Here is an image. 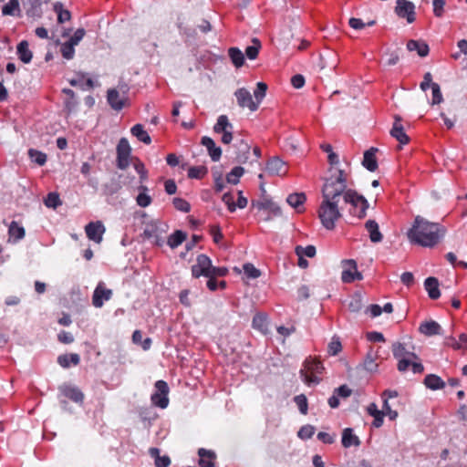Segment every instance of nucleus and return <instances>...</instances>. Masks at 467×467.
<instances>
[{
    "mask_svg": "<svg viewBox=\"0 0 467 467\" xmlns=\"http://www.w3.org/2000/svg\"><path fill=\"white\" fill-rule=\"evenodd\" d=\"M322 201L318 208V218L327 230H333L336 223L342 217L339 201L343 199L349 204V213L363 219L368 209V200L355 190L348 187V174L340 169L331 168L322 186Z\"/></svg>",
    "mask_w": 467,
    "mask_h": 467,
    "instance_id": "1",
    "label": "nucleus"
},
{
    "mask_svg": "<svg viewBox=\"0 0 467 467\" xmlns=\"http://www.w3.org/2000/svg\"><path fill=\"white\" fill-rule=\"evenodd\" d=\"M446 229L441 224L417 215L407 232V237L413 244L432 248L444 237Z\"/></svg>",
    "mask_w": 467,
    "mask_h": 467,
    "instance_id": "2",
    "label": "nucleus"
},
{
    "mask_svg": "<svg viewBox=\"0 0 467 467\" xmlns=\"http://www.w3.org/2000/svg\"><path fill=\"white\" fill-rule=\"evenodd\" d=\"M168 225L161 221H151L145 225L143 236L151 244L161 246L164 244Z\"/></svg>",
    "mask_w": 467,
    "mask_h": 467,
    "instance_id": "3",
    "label": "nucleus"
},
{
    "mask_svg": "<svg viewBox=\"0 0 467 467\" xmlns=\"http://www.w3.org/2000/svg\"><path fill=\"white\" fill-rule=\"evenodd\" d=\"M324 367L320 361L306 359L300 369L301 379L308 386L317 385L320 382L319 375L323 373Z\"/></svg>",
    "mask_w": 467,
    "mask_h": 467,
    "instance_id": "4",
    "label": "nucleus"
},
{
    "mask_svg": "<svg viewBox=\"0 0 467 467\" xmlns=\"http://www.w3.org/2000/svg\"><path fill=\"white\" fill-rule=\"evenodd\" d=\"M169 386L164 380L155 382V392L151 394V403L161 409H166L169 405Z\"/></svg>",
    "mask_w": 467,
    "mask_h": 467,
    "instance_id": "5",
    "label": "nucleus"
},
{
    "mask_svg": "<svg viewBox=\"0 0 467 467\" xmlns=\"http://www.w3.org/2000/svg\"><path fill=\"white\" fill-rule=\"evenodd\" d=\"M234 126L229 121L226 115H220L213 126V131L218 134H223L221 140L223 144H230L233 140Z\"/></svg>",
    "mask_w": 467,
    "mask_h": 467,
    "instance_id": "6",
    "label": "nucleus"
},
{
    "mask_svg": "<svg viewBox=\"0 0 467 467\" xmlns=\"http://www.w3.org/2000/svg\"><path fill=\"white\" fill-rule=\"evenodd\" d=\"M253 206L263 212V219L265 221H269L273 217L281 215L280 207L267 198H263L260 201L253 202Z\"/></svg>",
    "mask_w": 467,
    "mask_h": 467,
    "instance_id": "7",
    "label": "nucleus"
},
{
    "mask_svg": "<svg viewBox=\"0 0 467 467\" xmlns=\"http://www.w3.org/2000/svg\"><path fill=\"white\" fill-rule=\"evenodd\" d=\"M131 148L126 138H121L117 145V167L125 170L130 166Z\"/></svg>",
    "mask_w": 467,
    "mask_h": 467,
    "instance_id": "8",
    "label": "nucleus"
},
{
    "mask_svg": "<svg viewBox=\"0 0 467 467\" xmlns=\"http://www.w3.org/2000/svg\"><path fill=\"white\" fill-rule=\"evenodd\" d=\"M395 13L400 18H405L409 24L416 19L415 5L408 0H397Z\"/></svg>",
    "mask_w": 467,
    "mask_h": 467,
    "instance_id": "9",
    "label": "nucleus"
},
{
    "mask_svg": "<svg viewBox=\"0 0 467 467\" xmlns=\"http://www.w3.org/2000/svg\"><path fill=\"white\" fill-rule=\"evenodd\" d=\"M212 261L206 254H199L196 263L192 266V275L199 278L201 275L210 276Z\"/></svg>",
    "mask_w": 467,
    "mask_h": 467,
    "instance_id": "10",
    "label": "nucleus"
},
{
    "mask_svg": "<svg viewBox=\"0 0 467 467\" xmlns=\"http://www.w3.org/2000/svg\"><path fill=\"white\" fill-rule=\"evenodd\" d=\"M342 266L341 280L344 283H351L355 280L362 279V275L358 271L357 263L354 260H343Z\"/></svg>",
    "mask_w": 467,
    "mask_h": 467,
    "instance_id": "11",
    "label": "nucleus"
},
{
    "mask_svg": "<svg viewBox=\"0 0 467 467\" xmlns=\"http://www.w3.org/2000/svg\"><path fill=\"white\" fill-rule=\"evenodd\" d=\"M234 97L240 108H247L250 111H255L258 109L257 102L254 101L252 94L245 88L236 89Z\"/></svg>",
    "mask_w": 467,
    "mask_h": 467,
    "instance_id": "12",
    "label": "nucleus"
},
{
    "mask_svg": "<svg viewBox=\"0 0 467 467\" xmlns=\"http://www.w3.org/2000/svg\"><path fill=\"white\" fill-rule=\"evenodd\" d=\"M85 232L89 240L99 244L102 241L105 227L100 221L91 222L86 225Z\"/></svg>",
    "mask_w": 467,
    "mask_h": 467,
    "instance_id": "13",
    "label": "nucleus"
},
{
    "mask_svg": "<svg viewBox=\"0 0 467 467\" xmlns=\"http://www.w3.org/2000/svg\"><path fill=\"white\" fill-rule=\"evenodd\" d=\"M265 170L271 176H284L287 172L285 162L278 157L270 159L266 163Z\"/></svg>",
    "mask_w": 467,
    "mask_h": 467,
    "instance_id": "14",
    "label": "nucleus"
},
{
    "mask_svg": "<svg viewBox=\"0 0 467 467\" xmlns=\"http://www.w3.org/2000/svg\"><path fill=\"white\" fill-rule=\"evenodd\" d=\"M112 291L104 286L103 283H99L94 290L92 296V304L96 307H101L105 301L110 299Z\"/></svg>",
    "mask_w": 467,
    "mask_h": 467,
    "instance_id": "15",
    "label": "nucleus"
},
{
    "mask_svg": "<svg viewBox=\"0 0 467 467\" xmlns=\"http://www.w3.org/2000/svg\"><path fill=\"white\" fill-rule=\"evenodd\" d=\"M107 100L113 109L120 110L125 106L126 97L121 96L117 89L112 88L108 90Z\"/></svg>",
    "mask_w": 467,
    "mask_h": 467,
    "instance_id": "16",
    "label": "nucleus"
},
{
    "mask_svg": "<svg viewBox=\"0 0 467 467\" xmlns=\"http://www.w3.org/2000/svg\"><path fill=\"white\" fill-rule=\"evenodd\" d=\"M202 144L207 149L208 154L212 161H218L222 156V150L216 146L214 140L210 137H202Z\"/></svg>",
    "mask_w": 467,
    "mask_h": 467,
    "instance_id": "17",
    "label": "nucleus"
},
{
    "mask_svg": "<svg viewBox=\"0 0 467 467\" xmlns=\"http://www.w3.org/2000/svg\"><path fill=\"white\" fill-rule=\"evenodd\" d=\"M23 6L28 16L34 18L41 16V0H23Z\"/></svg>",
    "mask_w": 467,
    "mask_h": 467,
    "instance_id": "18",
    "label": "nucleus"
},
{
    "mask_svg": "<svg viewBox=\"0 0 467 467\" xmlns=\"http://www.w3.org/2000/svg\"><path fill=\"white\" fill-rule=\"evenodd\" d=\"M445 345L455 349V350H467V334H461L459 336V339H456L454 337H446Z\"/></svg>",
    "mask_w": 467,
    "mask_h": 467,
    "instance_id": "19",
    "label": "nucleus"
},
{
    "mask_svg": "<svg viewBox=\"0 0 467 467\" xmlns=\"http://www.w3.org/2000/svg\"><path fill=\"white\" fill-rule=\"evenodd\" d=\"M390 135L395 138L401 145H405L409 142L410 139L405 133L404 128L400 123V119H396L393 123V127L390 130Z\"/></svg>",
    "mask_w": 467,
    "mask_h": 467,
    "instance_id": "20",
    "label": "nucleus"
},
{
    "mask_svg": "<svg viewBox=\"0 0 467 467\" xmlns=\"http://www.w3.org/2000/svg\"><path fill=\"white\" fill-rule=\"evenodd\" d=\"M60 392L76 403H81L84 400V394L77 387L65 385L60 388Z\"/></svg>",
    "mask_w": 467,
    "mask_h": 467,
    "instance_id": "21",
    "label": "nucleus"
},
{
    "mask_svg": "<svg viewBox=\"0 0 467 467\" xmlns=\"http://www.w3.org/2000/svg\"><path fill=\"white\" fill-rule=\"evenodd\" d=\"M419 331L428 337L441 335V327L436 321H426L420 324Z\"/></svg>",
    "mask_w": 467,
    "mask_h": 467,
    "instance_id": "22",
    "label": "nucleus"
},
{
    "mask_svg": "<svg viewBox=\"0 0 467 467\" xmlns=\"http://www.w3.org/2000/svg\"><path fill=\"white\" fill-rule=\"evenodd\" d=\"M365 228L369 234V239L372 243H379L383 239V235L379 231L378 223L375 220H368L365 223Z\"/></svg>",
    "mask_w": 467,
    "mask_h": 467,
    "instance_id": "23",
    "label": "nucleus"
},
{
    "mask_svg": "<svg viewBox=\"0 0 467 467\" xmlns=\"http://www.w3.org/2000/svg\"><path fill=\"white\" fill-rule=\"evenodd\" d=\"M25 228L16 221L11 222L8 227L9 242L17 243L25 237Z\"/></svg>",
    "mask_w": 467,
    "mask_h": 467,
    "instance_id": "24",
    "label": "nucleus"
},
{
    "mask_svg": "<svg viewBox=\"0 0 467 467\" xmlns=\"http://www.w3.org/2000/svg\"><path fill=\"white\" fill-rule=\"evenodd\" d=\"M198 455L200 457L199 465L201 467H214L216 455L213 451L201 448L198 451Z\"/></svg>",
    "mask_w": 467,
    "mask_h": 467,
    "instance_id": "25",
    "label": "nucleus"
},
{
    "mask_svg": "<svg viewBox=\"0 0 467 467\" xmlns=\"http://www.w3.org/2000/svg\"><path fill=\"white\" fill-rule=\"evenodd\" d=\"M424 287L428 292V296L431 299H438L441 296V292L439 289V282L435 277H428L424 281Z\"/></svg>",
    "mask_w": 467,
    "mask_h": 467,
    "instance_id": "26",
    "label": "nucleus"
},
{
    "mask_svg": "<svg viewBox=\"0 0 467 467\" xmlns=\"http://www.w3.org/2000/svg\"><path fill=\"white\" fill-rule=\"evenodd\" d=\"M16 54L18 56V58L25 64L29 63L33 57V53L29 49L28 42L26 40L21 41L17 45Z\"/></svg>",
    "mask_w": 467,
    "mask_h": 467,
    "instance_id": "27",
    "label": "nucleus"
},
{
    "mask_svg": "<svg viewBox=\"0 0 467 467\" xmlns=\"http://www.w3.org/2000/svg\"><path fill=\"white\" fill-rule=\"evenodd\" d=\"M407 48L409 51H416L421 57H426L430 51L429 46L425 42L413 39L408 41Z\"/></svg>",
    "mask_w": 467,
    "mask_h": 467,
    "instance_id": "28",
    "label": "nucleus"
},
{
    "mask_svg": "<svg viewBox=\"0 0 467 467\" xmlns=\"http://www.w3.org/2000/svg\"><path fill=\"white\" fill-rule=\"evenodd\" d=\"M376 151L377 149L371 148L364 153L362 164L369 171H375L378 168V162L375 156Z\"/></svg>",
    "mask_w": 467,
    "mask_h": 467,
    "instance_id": "29",
    "label": "nucleus"
},
{
    "mask_svg": "<svg viewBox=\"0 0 467 467\" xmlns=\"http://www.w3.org/2000/svg\"><path fill=\"white\" fill-rule=\"evenodd\" d=\"M341 441L345 448L359 446L360 444L358 437L353 433V430L350 428H347L343 431Z\"/></svg>",
    "mask_w": 467,
    "mask_h": 467,
    "instance_id": "30",
    "label": "nucleus"
},
{
    "mask_svg": "<svg viewBox=\"0 0 467 467\" xmlns=\"http://www.w3.org/2000/svg\"><path fill=\"white\" fill-rule=\"evenodd\" d=\"M425 386L432 390L441 389L445 387V382L441 377L435 374H429L424 379Z\"/></svg>",
    "mask_w": 467,
    "mask_h": 467,
    "instance_id": "31",
    "label": "nucleus"
},
{
    "mask_svg": "<svg viewBox=\"0 0 467 467\" xmlns=\"http://www.w3.org/2000/svg\"><path fill=\"white\" fill-rule=\"evenodd\" d=\"M80 362V358L78 354L73 353V354H64L60 355L57 358V363L62 368H68L71 364L74 366L78 365Z\"/></svg>",
    "mask_w": 467,
    "mask_h": 467,
    "instance_id": "32",
    "label": "nucleus"
},
{
    "mask_svg": "<svg viewBox=\"0 0 467 467\" xmlns=\"http://www.w3.org/2000/svg\"><path fill=\"white\" fill-rule=\"evenodd\" d=\"M131 134L136 137L140 141L145 144H150L151 139L149 133L144 130L141 124L134 125L130 130Z\"/></svg>",
    "mask_w": 467,
    "mask_h": 467,
    "instance_id": "33",
    "label": "nucleus"
},
{
    "mask_svg": "<svg viewBox=\"0 0 467 467\" xmlns=\"http://www.w3.org/2000/svg\"><path fill=\"white\" fill-rule=\"evenodd\" d=\"M392 353L395 358H418L417 355L413 352L407 351L405 346L400 342L392 345Z\"/></svg>",
    "mask_w": 467,
    "mask_h": 467,
    "instance_id": "34",
    "label": "nucleus"
},
{
    "mask_svg": "<svg viewBox=\"0 0 467 467\" xmlns=\"http://www.w3.org/2000/svg\"><path fill=\"white\" fill-rule=\"evenodd\" d=\"M150 455L155 460L156 467H169L171 464V459L169 456H160V450L158 448H150Z\"/></svg>",
    "mask_w": 467,
    "mask_h": 467,
    "instance_id": "35",
    "label": "nucleus"
},
{
    "mask_svg": "<svg viewBox=\"0 0 467 467\" xmlns=\"http://www.w3.org/2000/svg\"><path fill=\"white\" fill-rule=\"evenodd\" d=\"M228 55L233 64L238 68L244 64V55L238 47H230Z\"/></svg>",
    "mask_w": 467,
    "mask_h": 467,
    "instance_id": "36",
    "label": "nucleus"
},
{
    "mask_svg": "<svg viewBox=\"0 0 467 467\" xmlns=\"http://www.w3.org/2000/svg\"><path fill=\"white\" fill-rule=\"evenodd\" d=\"M306 198V195L304 193H292V194H289L287 196V199H286V202L287 203L296 209L298 212H300V208L303 206V204L305 203Z\"/></svg>",
    "mask_w": 467,
    "mask_h": 467,
    "instance_id": "37",
    "label": "nucleus"
},
{
    "mask_svg": "<svg viewBox=\"0 0 467 467\" xmlns=\"http://www.w3.org/2000/svg\"><path fill=\"white\" fill-rule=\"evenodd\" d=\"M244 169L241 166H235L230 172L226 174V182L235 185L240 182V178L244 175Z\"/></svg>",
    "mask_w": 467,
    "mask_h": 467,
    "instance_id": "38",
    "label": "nucleus"
},
{
    "mask_svg": "<svg viewBox=\"0 0 467 467\" xmlns=\"http://www.w3.org/2000/svg\"><path fill=\"white\" fill-rule=\"evenodd\" d=\"M186 239V234L181 230L175 231L168 238V244L171 248H176Z\"/></svg>",
    "mask_w": 467,
    "mask_h": 467,
    "instance_id": "39",
    "label": "nucleus"
},
{
    "mask_svg": "<svg viewBox=\"0 0 467 467\" xmlns=\"http://www.w3.org/2000/svg\"><path fill=\"white\" fill-rule=\"evenodd\" d=\"M252 325L254 328L265 333L267 329V317L261 313L254 315Z\"/></svg>",
    "mask_w": 467,
    "mask_h": 467,
    "instance_id": "40",
    "label": "nucleus"
},
{
    "mask_svg": "<svg viewBox=\"0 0 467 467\" xmlns=\"http://www.w3.org/2000/svg\"><path fill=\"white\" fill-rule=\"evenodd\" d=\"M377 353L373 352L372 349H370L365 359H364V368L366 370L369 371V372H373L375 370H377L378 368V364L376 363V358H377Z\"/></svg>",
    "mask_w": 467,
    "mask_h": 467,
    "instance_id": "41",
    "label": "nucleus"
},
{
    "mask_svg": "<svg viewBox=\"0 0 467 467\" xmlns=\"http://www.w3.org/2000/svg\"><path fill=\"white\" fill-rule=\"evenodd\" d=\"M261 49V42L257 38H253L252 45L245 48L247 58L254 60L257 57Z\"/></svg>",
    "mask_w": 467,
    "mask_h": 467,
    "instance_id": "42",
    "label": "nucleus"
},
{
    "mask_svg": "<svg viewBox=\"0 0 467 467\" xmlns=\"http://www.w3.org/2000/svg\"><path fill=\"white\" fill-rule=\"evenodd\" d=\"M54 10L57 13V22L59 24H63L66 21H68L71 17L70 12L63 9L61 3H56L54 5Z\"/></svg>",
    "mask_w": 467,
    "mask_h": 467,
    "instance_id": "43",
    "label": "nucleus"
},
{
    "mask_svg": "<svg viewBox=\"0 0 467 467\" xmlns=\"http://www.w3.org/2000/svg\"><path fill=\"white\" fill-rule=\"evenodd\" d=\"M267 85L265 82H258L256 85V88L254 91V101L257 102V106L259 107L260 103L264 99L266 95Z\"/></svg>",
    "mask_w": 467,
    "mask_h": 467,
    "instance_id": "44",
    "label": "nucleus"
},
{
    "mask_svg": "<svg viewBox=\"0 0 467 467\" xmlns=\"http://www.w3.org/2000/svg\"><path fill=\"white\" fill-rule=\"evenodd\" d=\"M75 45L70 43L68 40L63 43L60 47V52L65 59L70 60L75 55Z\"/></svg>",
    "mask_w": 467,
    "mask_h": 467,
    "instance_id": "45",
    "label": "nucleus"
},
{
    "mask_svg": "<svg viewBox=\"0 0 467 467\" xmlns=\"http://www.w3.org/2000/svg\"><path fill=\"white\" fill-rule=\"evenodd\" d=\"M140 189L143 191L140 192L136 198L137 204L142 208L148 207L151 203V197L146 193L148 188L141 186Z\"/></svg>",
    "mask_w": 467,
    "mask_h": 467,
    "instance_id": "46",
    "label": "nucleus"
},
{
    "mask_svg": "<svg viewBox=\"0 0 467 467\" xmlns=\"http://www.w3.org/2000/svg\"><path fill=\"white\" fill-rule=\"evenodd\" d=\"M28 155L33 162H36V164L42 166L47 161V155L43 153L42 151L30 149L28 150Z\"/></svg>",
    "mask_w": 467,
    "mask_h": 467,
    "instance_id": "47",
    "label": "nucleus"
},
{
    "mask_svg": "<svg viewBox=\"0 0 467 467\" xmlns=\"http://www.w3.org/2000/svg\"><path fill=\"white\" fill-rule=\"evenodd\" d=\"M16 11H19L18 0H9L2 8V13L5 16H15Z\"/></svg>",
    "mask_w": 467,
    "mask_h": 467,
    "instance_id": "48",
    "label": "nucleus"
},
{
    "mask_svg": "<svg viewBox=\"0 0 467 467\" xmlns=\"http://www.w3.org/2000/svg\"><path fill=\"white\" fill-rule=\"evenodd\" d=\"M431 94H432V99L431 101V105H438L442 102L443 98H442L440 85L438 83L431 84Z\"/></svg>",
    "mask_w": 467,
    "mask_h": 467,
    "instance_id": "49",
    "label": "nucleus"
},
{
    "mask_svg": "<svg viewBox=\"0 0 467 467\" xmlns=\"http://www.w3.org/2000/svg\"><path fill=\"white\" fill-rule=\"evenodd\" d=\"M207 173L203 166H193L188 170V177L191 179H202Z\"/></svg>",
    "mask_w": 467,
    "mask_h": 467,
    "instance_id": "50",
    "label": "nucleus"
},
{
    "mask_svg": "<svg viewBox=\"0 0 467 467\" xmlns=\"http://www.w3.org/2000/svg\"><path fill=\"white\" fill-rule=\"evenodd\" d=\"M296 254L298 256L314 257L316 255V247L313 245H307L306 247L298 245L296 247Z\"/></svg>",
    "mask_w": 467,
    "mask_h": 467,
    "instance_id": "51",
    "label": "nucleus"
},
{
    "mask_svg": "<svg viewBox=\"0 0 467 467\" xmlns=\"http://www.w3.org/2000/svg\"><path fill=\"white\" fill-rule=\"evenodd\" d=\"M61 204L59 196L56 192H49L45 199V205L48 208H57Z\"/></svg>",
    "mask_w": 467,
    "mask_h": 467,
    "instance_id": "52",
    "label": "nucleus"
},
{
    "mask_svg": "<svg viewBox=\"0 0 467 467\" xmlns=\"http://www.w3.org/2000/svg\"><path fill=\"white\" fill-rule=\"evenodd\" d=\"M172 203H173L175 209L178 211H181L183 213H189L191 210L190 203L182 198H179V197L174 198L172 200Z\"/></svg>",
    "mask_w": 467,
    "mask_h": 467,
    "instance_id": "53",
    "label": "nucleus"
},
{
    "mask_svg": "<svg viewBox=\"0 0 467 467\" xmlns=\"http://www.w3.org/2000/svg\"><path fill=\"white\" fill-rule=\"evenodd\" d=\"M294 400L298 407L299 411L306 415L308 409L306 397L304 394L297 395L295 397Z\"/></svg>",
    "mask_w": 467,
    "mask_h": 467,
    "instance_id": "54",
    "label": "nucleus"
},
{
    "mask_svg": "<svg viewBox=\"0 0 467 467\" xmlns=\"http://www.w3.org/2000/svg\"><path fill=\"white\" fill-rule=\"evenodd\" d=\"M315 433V428L311 425H305L298 431V437L302 440L310 439Z\"/></svg>",
    "mask_w": 467,
    "mask_h": 467,
    "instance_id": "55",
    "label": "nucleus"
},
{
    "mask_svg": "<svg viewBox=\"0 0 467 467\" xmlns=\"http://www.w3.org/2000/svg\"><path fill=\"white\" fill-rule=\"evenodd\" d=\"M342 349L341 342L338 337H334L328 345V353L332 356L337 355Z\"/></svg>",
    "mask_w": 467,
    "mask_h": 467,
    "instance_id": "56",
    "label": "nucleus"
},
{
    "mask_svg": "<svg viewBox=\"0 0 467 467\" xmlns=\"http://www.w3.org/2000/svg\"><path fill=\"white\" fill-rule=\"evenodd\" d=\"M134 169L137 171V173L140 175V182H144L148 178V171L145 168V165L138 161L136 163H134Z\"/></svg>",
    "mask_w": 467,
    "mask_h": 467,
    "instance_id": "57",
    "label": "nucleus"
},
{
    "mask_svg": "<svg viewBox=\"0 0 467 467\" xmlns=\"http://www.w3.org/2000/svg\"><path fill=\"white\" fill-rule=\"evenodd\" d=\"M433 14L437 17H441L444 13V0H433Z\"/></svg>",
    "mask_w": 467,
    "mask_h": 467,
    "instance_id": "58",
    "label": "nucleus"
},
{
    "mask_svg": "<svg viewBox=\"0 0 467 467\" xmlns=\"http://www.w3.org/2000/svg\"><path fill=\"white\" fill-rule=\"evenodd\" d=\"M244 272L250 278H257L260 276V271L252 264H245L244 265Z\"/></svg>",
    "mask_w": 467,
    "mask_h": 467,
    "instance_id": "59",
    "label": "nucleus"
},
{
    "mask_svg": "<svg viewBox=\"0 0 467 467\" xmlns=\"http://www.w3.org/2000/svg\"><path fill=\"white\" fill-rule=\"evenodd\" d=\"M214 190L221 192L224 189L223 174L221 172H213Z\"/></svg>",
    "mask_w": 467,
    "mask_h": 467,
    "instance_id": "60",
    "label": "nucleus"
},
{
    "mask_svg": "<svg viewBox=\"0 0 467 467\" xmlns=\"http://www.w3.org/2000/svg\"><path fill=\"white\" fill-rule=\"evenodd\" d=\"M86 31L83 28H78L75 31L74 35L68 39L70 43H72L75 46H78L79 42L83 39L85 36Z\"/></svg>",
    "mask_w": 467,
    "mask_h": 467,
    "instance_id": "61",
    "label": "nucleus"
},
{
    "mask_svg": "<svg viewBox=\"0 0 467 467\" xmlns=\"http://www.w3.org/2000/svg\"><path fill=\"white\" fill-rule=\"evenodd\" d=\"M223 202L227 205L228 210L231 213H234L236 210V205L234 201V196L231 193H229V192L224 193L223 196Z\"/></svg>",
    "mask_w": 467,
    "mask_h": 467,
    "instance_id": "62",
    "label": "nucleus"
},
{
    "mask_svg": "<svg viewBox=\"0 0 467 467\" xmlns=\"http://www.w3.org/2000/svg\"><path fill=\"white\" fill-rule=\"evenodd\" d=\"M210 232L215 244H219L223 240V234L218 225L212 226Z\"/></svg>",
    "mask_w": 467,
    "mask_h": 467,
    "instance_id": "63",
    "label": "nucleus"
},
{
    "mask_svg": "<svg viewBox=\"0 0 467 467\" xmlns=\"http://www.w3.org/2000/svg\"><path fill=\"white\" fill-rule=\"evenodd\" d=\"M348 308L353 312H358L361 309V298L359 296H355L351 298Z\"/></svg>",
    "mask_w": 467,
    "mask_h": 467,
    "instance_id": "64",
    "label": "nucleus"
}]
</instances>
